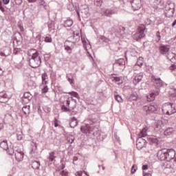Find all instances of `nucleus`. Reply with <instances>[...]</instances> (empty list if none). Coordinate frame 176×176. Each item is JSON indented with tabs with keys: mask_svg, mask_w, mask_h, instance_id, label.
<instances>
[{
	"mask_svg": "<svg viewBox=\"0 0 176 176\" xmlns=\"http://www.w3.org/2000/svg\"><path fill=\"white\" fill-rule=\"evenodd\" d=\"M44 41L47 43H52V42H53V39L50 36H46L44 39Z\"/></svg>",
	"mask_w": 176,
	"mask_h": 176,
	"instance_id": "obj_45",
	"label": "nucleus"
},
{
	"mask_svg": "<svg viewBox=\"0 0 176 176\" xmlns=\"http://www.w3.org/2000/svg\"><path fill=\"white\" fill-rule=\"evenodd\" d=\"M40 5L41 6H43L44 9H47V5H46V2L43 0H40Z\"/></svg>",
	"mask_w": 176,
	"mask_h": 176,
	"instance_id": "obj_49",
	"label": "nucleus"
},
{
	"mask_svg": "<svg viewBox=\"0 0 176 176\" xmlns=\"http://www.w3.org/2000/svg\"><path fill=\"white\" fill-rule=\"evenodd\" d=\"M73 39L75 41V42H79L80 41L79 32H74Z\"/></svg>",
	"mask_w": 176,
	"mask_h": 176,
	"instance_id": "obj_33",
	"label": "nucleus"
},
{
	"mask_svg": "<svg viewBox=\"0 0 176 176\" xmlns=\"http://www.w3.org/2000/svg\"><path fill=\"white\" fill-rule=\"evenodd\" d=\"M60 175L61 176H67L68 175V173H67L66 171L65 170H62L61 172H60Z\"/></svg>",
	"mask_w": 176,
	"mask_h": 176,
	"instance_id": "obj_54",
	"label": "nucleus"
},
{
	"mask_svg": "<svg viewBox=\"0 0 176 176\" xmlns=\"http://www.w3.org/2000/svg\"><path fill=\"white\" fill-rule=\"evenodd\" d=\"M47 79H49V76H47V74L44 73L42 74V82L43 85H46L47 83Z\"/></svg>",
	"mask_w": 176,
	"mask_h": 176,
	"instance_id": "obj_30",
	"label": "nucleus"
},
{
	"mask_svg": "<svg viewBox=\"0 0 176 176\" xmlns=\"http://www.w3.org/2000/svg\"><path fill=\"white\" fill-rule=\"evenodd\" d=\"M175 12V4L171 1H168L165 7V16L170 19L174 16V12Z\"/></svg>",
	"mask_w": 176,
	"mask_h": 176,
	"instance_id": "obj_5",
	"label": "nucleus"
},
{
	"mask_svg": "<svg viewBox=\"0 0 176 176\" xmlns=\"http://www.w3.org/2000/svg\"><path fill=\"white\" fill-rule=\"evenodd\" d=\"M93 123H94V121L90 120L89 124L82 126L80 128L82 133H84L85 134H87V133L91 134L93 133L94 131V126H93Z\"/></svg>",
	"mask_w": 176,
	"mask_h": 176,
	"instance_id": "obj_7",
	"label": "nucleus"
},
{
	"mask_svg": "<svg viewBox=\"0 0 176 176\" xmlns=\"http://www.w3.org/2000/svg\"><path fill=\"white\" fill-rule=\"evenodd\" d=\"M32 167L34 170H39V167H41V162L36 160L32 161Z\"/></svg>",
	"mask_w": 176,
	"mask_h": 176,
	"instance_id": "obj_21",
	"label": "nucleus"
},
{
	"mask_svg": "<svg viewBox=\"0 0 176 176\" xmlns=\"http://www.w3.org/2000/svg\"><path fill=\"white\" fill-rule=\"evenodd\" d=\"M145 30H146V28H145V25H142L140 28H139L138 33L136 36H138L136 38V41H140L141 38H144L145 36V34L144 33L145 32Z\"/></svg>",
	"mask_w": 176,
	"mask_h": 176,
	"instance_id": "obj_9",
	"label": "nucleus"
},
{
	"mask_svg": "<svg viewBox=\"0 0 176 176\" xmlns=\"http://www.w3.org/2000/svg\"><path fill=\"white\" fill-rule=\"evenodd\" d=\"M74 24V21L72 19H67L65 21V27H71Z\"/></svg>",
	"mask_w": 176,
	"mask_h": 176,
	"instance_id": "obj_35",
	"label": "nucleus"
},
{
	"mask_svg": "<svg viewBox=\"0 0 176 176\" xmlns=\"http://www.w3.org/2000/svg\"><path fill=\"white\" fill-rule=\"evenodd\" d=\"M83 173L85 174L84 176H89V175H87V173L86 171H78L76 174V176H82Z\"/></svg>",
	"mask_w": 176,
	"mask_h": 176,
	"instance_id": "obj_46",
	"label": "nucleus"
},
{
	"mask_svg": "<svg viewBox=\"0 0 176 176\" xmlns=\"http://www.w3.org/2000/svg\"><path fill=\"white\" fill-rule=\"evenodd\" d=\"M100 41H102V42H105V43H107V42L109 41L107 37L104 36H101L100 37Z\"/></svg>",
	"mask_w": 176,
	"mask_h": 176,
	"instance_id": "obj_50",
	"label": "nucleus"
},
{
	"mask_svg": "<svg viewBox=\"0 0 176 176\" xmlns=\"http://www.w3.org/2000/svg\"><path fill=\"white\" fill-rule=\"evenodd\" d=\"M142 78H144L142 73L138 74L133 79L134 85H138V83L142 80Z\"/></svg>",
	"mask_w": 176,
	"mask_h": 176,
	"instance_id": "obj_19",
	"label": "nucleus"
},
{
	"mask_svg": "<svg viewBox=\"0 0 176 176\" xmlns=\"http://www.w3.org/2000/svg\"><path fill=\"white\" fill-rule=\"evenodd\" d=\"M151 82H153L154 87L156 89L155 91V95L159 96L160 94V87H163L164 86V82L162 79L156 76H152L151 78Z\"/></svg>",
	"mask_w": 176,
	"mask_h": 176,
	"instance_id": "obj_4",
	"label": "nucleus"
},
{
	"mask_svg": "<svg viewBox=\"0 0 176 176\" xmlns=\"http://www.w3.org/2000/svg\"><path fill=\"white\" fill-rule=\"evenodd\" d=\"M21 52V50L20 48L15 47L14 49V54H19Z\"/></svg>",
	"mask_w": 176,
	"mask_h": 176,
	"instance_id": "obj_52",
	"label": "nucleus"
},
{
	"mask_svg": "<svg viewBox=\"0 0 176 176\" xmlns=\"http://www.w3.org/2000/svg\"><path fill=\"white\" fill-rule=\"evenodd\" d=\"M55 155H56V153H54V151L50 153V155L48 156V160H50V162H54V159L57 157Z\"/></svg>",
	"mask_w": 176,
	"mask_h": 176,
	"instance_id": "obj_31",
	"label": "nucleus"
},
{
	"mask_svg": "<svg viewBox=\"0 0 176 176\" xmlns=\"http://www.w3.org/2000/svg\"><path fill=\"white\" fill-rule=\"evenodd\" d=\"M157 157L161 162H166V168H175L176 159L175 151L174 149L167 150L166 148L158 151Z\"/></svg>",
	"mask_w": 176,
	"mask_h": 176,
	"instance_id": "obj_1",
	"label": "nucleus"
},
{
	"mask_svg": "<svg viewBox=\"0 0 176 176\" xmlns=\"http://www.w3.org/2000/svg\"><path fill=\"white\" fill-rule=\"evenodd\" d=\"M32 98V96L30 94V92H26L23 94V97L22 98L23 102H30Z\"/></svg>",
	"mask_w": 176,
	"mask_h": 176,
	"instance_id": "obj_16",
	"label": "nucleus"
},
{
	"mask_svg": "<svg viewBox=\"0 0 176 176\" xmlns=\"http://www.w3.org/2000/svg\"><path fill=\"white\" fill-rule=\"evenodd\" d=\"M115 98L118 102H123V99H122V96L120 95H116Z\"/></svg>",
	"mask_w": 176,
	"mask_h": 176,
	"instance_id": "obj_47",
	"label": "nucleus"
},
{
	"mask_svg": "<svg viewBox=\"0 0 176 176\" xmlns=\"http://www.w3.org/2000/svg\"><path fill=\"white\" fill-rule=\"evenodd\" d=\"M22 39L23 37L21 36V34L20 32L16 33L14 37V43H17V45H21Z\"/></svg>",
	"mask_w": 176,
	"mask_h": 176,
	"instance_id": "obj_15",
	"label": "nucleus"
},
{
	"mask_svg": "<svg viewBox=\"0 0 176 176\" xmlns=\"http://www.w3.org/2000/svg\"><path fill=\"white\" fill-rule=\"evenodd\" d=\"M29 65L32 68H38L42 64V59L38 50L31 49L28 52Z\"/></svg>",
	"mask_w": 176,
	"mask_h": 176,
	"instance_id": "obj_2",
	"label": "nucleus"
},
{
	"mask_svg": "<svg viewBox=\"0 0 176 176\" xmlns=\"http://www.w3.org/2000/svg\"><path fill=\"white\" fill-rule=\"evenodd\" d=\"M144 59L142 58V57H139V58L138 59L137 61V65H138V67H142L143 64H144Z\"/></svg>",
	"mask_w": 176,
	"mask_h": 176,
	"instance_id": "obj_37",
	"label": "nucleus"
},
{
	"mask_svg": "<svg viewBox=\"0 0 176 176\" xmlns=\"http://www.w3.org/2000/svg\"><path fill=\"white\" fill-rule=\"evenodd\" d=\"M69 108L71 109H75L76 108V100L74 99L72 97H69Z\"/></svg>",
	"mask_w": 176,
	"mask_h": 176,
	"instance_id": "obj_17",
	"label": "nucleus"
},
{
	"mask_svg": "<svg viewBox=\"0 0 176 176\" xmlns=\"http://www.w3.org/2000/svg\"><path fill=\"white\" fill-rule=\"evenodd\" d=\"M14 154V151H13V149L8 151V155H10L12 156Z\"/></svg>",
	"mask_w": 176,
	"mask_h": 176,
	"instance_id": "obj_59",
	"label": "nucleus"
},
{
	"mask_svg": "<svg viewBox=\"0 0 176 176\" xmlns=\"http://www.w3.org/2000/svg\"><path fill=\"white\" fill-rule=\"evenodd\" d=\"M67 142L69 144H74V141H75V137L72 135H69L67 138Z\"/></svg>",
	"mask_w": 176,
	"mask_h": 176,
	"instance_id": "obj_34",
	"label": "nucleus"
},
{
	"mask_svg": "<svg viewBox=\"0 0 176 176\" xmlns=\"http://www.w3.org/2000/svg\"><path fill=\"white\" fill-rule=\"evenodd\" d=\"M80 10L83 16H89V7L87 6H82Z\"/></svg>",
	"mask_w": 176,
	"mask_h": 176,
	"instance_id": "obj_20",
	"label": "nucleus"
},
{
	"mask_svg": "<svg viewBox=\"0 0 176 176\" xmlns=\"http://www.w3.org/2000/svg\"><path fill=\"white\" fill-rule=\"evenodd\" d=\"M14 1H15V3L19 6L21 5V3H23V0H14Z\"/></svg>",
	"mask_w": 176,
	"mask_h": 176,
	"instance_id": "obj_56",
	"label": "nucleus"
},
{
	"mask_svg": "<svg viewBox=\"0 0 176 176\" xmlns=\"http://www.w3.org/2000/svg\"><path fill=\"white\" fill-rule=\"evenodd\" d=\"M174 133V128L170 127L165 130L164 135H171Z\"/></svg>",
	"mask_w": 176,
	"mask_h": 176,
	"instance_id": "obj_29",
	"label": "nucleus"
},
{
	"mask_svg": "<svg viewBox=\"0 0 176 176\" xmlns=\"http://www.w3.org/2000/svg\"><path fill=\"white\" fill-rule=\"evenodd\" d=\"M142 170H148V165H146V164L143 165Z\"/></svg>",
	"mask_w": 176,
	"mask_h": 176,
	"instance_id": "obj_62",
	"label": "nucleus"
},
{
	"mask_svg": "<svg viewBox=\"0 0 176 176\" xmlns=\"http://www.w3.org/2000/svg\"><path fill=\"white\" fill-rule=\"evenodd\" d=\"M167 58L170 61H174L175 60V54L171 53L170 55L167 56Z\"/></svg>",
	"mask_w": 176,
	"mask_h": 176,
	"instance_id": "obj_39",
	"label": "nucleus"
},
{
	"mask_svg": "<svg viewBox=\"0 0 176 176\" xmlns=\"http://www.w3.org/2000/svg\"><path fill=\"white\" fill-rule=\"evenodd\" d=\"M0 10L3 12H5V8H3V7H2V1H0Z\"/></svg>",
	"mask_w": 176,
	"mask_h": 176,
	"instance_id": "obj_58",
	"label": "nucleus"
},
{
	"mask_svg": "<svg viewBox=\"0 0 176 176\" xmlns=\"http://www.w3.org/2000/svg\"><path fill=\"white\" fill-rule=\"evenodd\" d=\"M22 111L25 115H30V105H26L22 108Z\"/></svg>",
	"mask_w": 176,
	"mask_h": 176,
	"instance_id": "obj_32",
	"label": "nucleus"
},
{
	"mask_svg": "<svg viewBox=\"0 0 176 176\" xmlns=\"http://www.w3.org/2000/svg\"><path fill=\"white\" fill-rule=\"evenodd\" d=\"M0 148L3 149V151H8L9 149V146L8 145L7 141H3L0 144Z\"/></svg>",
	"mask_w": 176,
	"mask_h": 176,
	"instance_id": "obj_26",
	"label": "nucleus"
},
{
	"mask_svg": "<svg viewBox=\"0 0 176 176\" xmlns=\"http://www.w3.org/2000/svg\"><path fill=\"white\" fill-rule=\"evenodd\" d=\"M103 14L107 17H111L112 14H115V11L111 9H107L104 11Z\"/></svg>",
	"mask_w": 176,
	"mask_h": 176,
	"instance_id": "obj_22",
	"label": "nucleus"
},
{
	"mask_svg": "<svg viewBox=\"0 0 176 176\" xmlns=\"http://www.w3.org/2000/svg\"><path fill=\"white\" fill-rule=\"evenodd\" d=\"M148 133H146V128H143L139 134V138L136 141V146L138 149H142L144 146H146V140L144 139V137H146Z\"/></svg>",
	"mask_w": 176,
	"mask_h": 176,
	"instance_id": "obj_3",
	"label": "nucleus"
},
{
	"mask_svg": "<svg viewBox=\"0 0 176 176\" xmlns=\"http://www.w3.org/2000/svg\"><path fill=\"white\" fill-rule=\"evenodd\" d=\"M15 157L17 162H22L24 157V153L23 151H16L15 152Z\"/></svg>",
	"mask_w": 176,
	"mask_h": 176,
	"instance_id": "obj_18",
	"label": "nucleus"
},
{
	"mask_svg": "<svg viewBox=\"0 0 176 176\" xmlns=\"http://www.w3.org/2000/svg\"><path fill=\"white\" fill-rule=\"evenodd\" d=\"M159 50L161 54H168V52H170V45H161L159 47Z\"/></svg>",
	"mask_w": 176,
	"mask_h": 176,
	"instance_id": "obj_12",
	"label": "nucleus"
},
{
	"mask_svg": "<svg viewBox=\"0 0 176 176\" xmlns=\"http://www.w3.org/2000/svg\"><path fill=\"white\" fill-rule=\"evenodd\" d=\"M72 94H74V97H75L76 98H79V94H78L76 92L72 91Z\"/></svg>",
	"mask_w": 176,
	"mask_h": 176,
	"instance_id": "obj_57",
	"label": "nucleus"
},
{
	"mask_svg": "<svg viewBox=\"0 0 176 176\" xmlns=\"http://www.w3.org/2000/svg\"><path fill=\"white\" fill-rule=\"evenodd\" d=\"M71 42L69 41H66L65 42V49L68 52L69 54L72 53V48L69 46Z\"/></svg>",
	"mask_w": 176,
	"mask_h": 176,
	"instance_id": "obj_23",
	"label": "nucleus"
},
{
	"mask_svg": "<svg viewBox=\"0 0 176 176\" xmlns=\"http://www.w3.org/2000/svg\"><path fill=\"white\" fill-rule=\"evenodd\" d=\"M23 131H21V129H18L16 131V138L18 141H21V140H23Z\"/></svg>",
	"mask_w": 176,
	"mask_h": 176,
	"instance_id": "obj_28",
	"label": "nucleus"
},
{
	"mask_svg": "<svg viewBox=\"0 0 176 176\" xmlns=\"http://www.w3.org/2000/svg\"><path fill=\"white\" fill-rule=\"evenodd\" d=\"M135 165H133L132 168H131V174H134V173H135L136 169L134 168Z\"/></svg>",
	"mask_w": 176,
	"mask_h": 176,
	"instance_id": "obj_60",
	"label": "nucleus"
},
{
	"mask_svg": "<svg viewBox=\"0 0 176 176\" xmlns=\"http://www.w3.org/2000/svg\"><path fill=\"white\" fill-rule=\"evenodd\" d=\"M157 104L155 103H152L149 106L144 107V109H146V112H150L151 113H152V112H156V111H157Z\"/></svg>",
	"mask_w": 176,
	"mask_h": 176,
	"instance_id": "obj_11",
	"label": "nucleus"
},
{
	"mask_svg": "<svg viewBox=\"0 0 176 176\" xmlns=\"http://www.w3.org/2000/svg\"><path fill=\"white\" fill-rule=\"evenodd\" d=\"M162 129V124L160 122H158L155 123V130L158 131V130H160Z\"/></svg>",
	"mask_w": 176,
	"mask_h": 176,
	"instance_id": "obj_43",
	"label": "nucleus"
},
{
	"mask_svg": "<svg viewBox=\"0 0 176 176\" xmlns=\"http://www.w3.org/2000/svg\"><path fill=\"white\" fill-rule=\"evenodd\" d=\"M12 119H13V118L12 117L11 114H7L4 118V120L7 122H12Z\"/></svg>",
	"mask_w": 176,
	"mask_h": 176,
	"instance_id": "obj_40",
	"label": "nucleus"
},
{
	"mask_svg": "<svg viewBox=\"0 0 176 176\" xmlns=\"http://www.w3.org/2000/svg\"><path fill=\"white\" fill-rule=\"evenodd\" d=\"M131 6L133 10H139V9H141V1L140 0H133Z\"/></svg>",
	"mask_w": 176,
	"mask_h": 176,
	"instance_id": "obj_13",
	"label": "nucleus"
},
{
	"mask_svg": "<svg viewBox=\"0 0 176 176\" xmlns=\"http://www.w3.org/2000/svg\"><path fill=\"white\" fill-rule=\"evenodd\" d=\"M9 98H10L9 92H6L5 91L0 92V102L2 104H6V102L9 101Z\"/></svg>",
	"mask_w": 176,
	"mask_h": 176,
	"instance_id": "obj_8",
	"label": "nucleus"
},
{
	"mask_svg": "<svg viewBox=\"0 0 176 176\" xmlns=\"http://www.w3.org/2000/svg\"><path fill=\"white\" fill-rule=\"evenodd\" d=\"M54 127H58V120H57V118L54 119Z\"/></svg>",
	"mask_w": 176,
	"mask_h": 176,
	"instance_id": "obj_55",
	"label": "nucleus"
},
{
	"mask_svg": "<svg viewBox=\"0 0 176 176\" xmlns=\"http://www.w3.org/2000/svg\"><path fill=\"white\" fill-rule=\"evenodd\" d=\"M138 98V95L137 94H132L130 96V100H132V101H137Z\"/></svg>",
	"mask_w": 176,
	"mask_h": 176,
	"instance_id": "obj_38",
	"label": "nucleus"
},
{
	"mask_svg": "<svg viewBox=\"0 0 176 176\" xmlns=\"http://www.w3.org/2000/svg\"><path fill=\"white\" fill-rule=\"evenodd\" d=\"M41 91L43 94L47 93V91H49V88L47 87V85H44L41 89Z\"/></svg>",
	"mask_w": 176,
	"mask_h": 176,
	"instance_id": "obj_48",
	"label": "nucleus"
},
{
	"mask_svg": "<svg viewBox=\"0 0 176 176\" xmlns=\"http://www.w3.org/2000/svg\"><path fill=\"white\" fill-rule=\"evenodd\" d=\"M176 25V19L174 20V21L172 23V27H175Z\"/></svg>",
	"mask_w": 176,
	"mask_h": 176,
	"instance_id": "obj_64",
	"label": "nucleus"
},
{
	"mask_svg": "<svg viewBox=\"0 0 176 176\" xmlns=\"http://www.w3.org/2000/svg\"><path fill=\"white\" fill-rule=\"evenodd\" d=\"M143 174H144V176H152V174L148 173H144V172H143Z\"/></svg>",
	"mask_w": 176,
	"mask_h": 176,
	"instance_id": "obj_63",
	"label": "nucleus"
},
{
	"mask_svg": "<svg viewBox=\"0 0 176 176\" xmlns=\"http://www.w3.org/2000/svg\"><path fill=\"white\" fill-rule=\"evenodd\" d=\"M156 38L157 42H159L162 38V36H160V32L158 31L156 32Z\"/></svg>",
	"mask_w": 176,
	"mask_h": 176,
	"instance_id": "obj_51",
	"label": "nucleus"
},
{
	"mask_svg": "<svg viewBox=\"0 0 176 176\" xmlns=\"http://www.w3.org/2000/svg\"><path fill=\"white\" fill-rule=\"evenodd\" d=\"M62 104L61 109L63 112H69L71 111L69 108V98H67Z\"/></svg>",
	"mask_w": 176,
	"mask_h": 176,
	"instance_id": "obj_10",
	"label": "nucleus"
},
{
	"mask_svg": "<svg viewBox=\"0 0 176 176\" xmlns=\"http://www.w3.org/2000/svg\"><path fill=\"white\" fill-rule=\"evenodd\" d=\"M157 96L155 94V91L147 95L146 96V98H147V101L148 102H152V101H155V96Z\"/></svg>",
	"mask_w": 176,
	"mask_h": 176,
	"instance_id": "obj_25",
	"label": "nucleus"
},
{
	"mask_svg": "<svg viewBox=\"0 0 176 176\" xmlns=\"http://www.w3.org/2000/svg\"><path fill=\"white\" fill-rule=\"evenodd\" d=\"M170 69L173 71V75L176 76V63H173V65H171V66L170 67Z\"/></svg>",
	"mask_w": 176,
	"mask_h": 176,
	"instance_id": "obj_41",
	"label": "nucleus"
},
{
	"mask_svg": "<svg viewBox=\"0 0 176 176\" xmlns=\"http://www.w3.org/2000/svg\"><path fill=\"white\" fill-rule=\"evenodd\" d=\"M10 2V0H3V3L4 5H8Z\"/></svg>",
	"mask_w": 176,
	"mask_h": 176,
	"instance_id": "obj_61",
	"label": "nucleus"
},
{
	"mask_svg": "<svg viewBox=\"0 0 176 176\" xmlns=\"http://www.w3.org/2000/svg\"><path fill=\"white\" fill-rule=\"evenodd\" d=\"M10 53H12V50L9 47H6L3 51L0 52V56L8 57V56H10Z\"/></svg>",
	"mask_w": 176,
	"mask_h": 176,
	"instance_id": "obj_14",
	"label": "nucleus"
},
{
	"mask_svg": "<svg viewBox=\"0 0 176 176\" xmlns=\"http://www.w3.org/2000/svg\"><path fill=\"white\" fill-rule=\"evenodd\" d=\"M162 111L165 115H173L176 113V108L173 103H166L162 106Z\"/></svg>",
	"mask_w": 176,
	"mask_h": 176,
	"instance_id": "obj_6",
	"label": "nucleus"
},
{
	"mask_svg": "<svg viewBox=\"0 0 176 176\" xmlns=\"http://www.w3.org/2000/svg\"><path fill=\"white\" fill-rule=\"evenodd\" d=\"M111 79L113 82L117 85H122V83H123V80H122L120 77H112Z\"/></svg>",
	"mask_w": 176,
	"mask_h": 176,
	"instance_id": "obj_27",
	"label": "nucleus"
},
{
	"mask_svg": "<svg viewBox=\"0 0 176 176\" xmlns=\"http://www.w3.org/2000/svg\"><path fill=\"white\" fill-rule=\"evenodd\" d=\"M94 3L96 6H101L102 5V0H94Z\"/></svg>",
	"mask_w": 176,
	"mask_h": 176,
	"instance_id": "obj_44",
	"label": "nucleus"
},
{
	"mask_svg": "<svg viewBox=\"0 0 176 176\" xmlns=\"http://www.w3.org/2000/svg\"><path fill=\"white\" fill-rule=\"evenodd\" d=\"M69 126L70 127H72V129H74V127H76L78 126V120H76V118H75V117H73L72 118Z\"/></svg>",
	"mask_w": 176,
	"mask_h": 176,
	"instance_id": "obj_24",
	"label": "nucleus"
},
{
	"mask_svg": "<svg viewBox=\"0 0 176 176\" xmlns=\"http://www.w3.org/2000/svg\"><path fill=\"white\" fill-rule=\"evenodd\" d=\"M67 80L69 82L70 85H72L74 83V78H69L68 76H67Z\"/></svg>",
	"mask_w": 176,
	"mask_h": 176,
	"instance_id": "obj_53",
	"label": "nucleus"
},
{
	"mask_svg": "<svg viewBox=\"0 0 176 176\" xmlns=\"http://www.w3.org/2000/svg\"><path fill=\"white\" fill-rule=\"evenodd\" d=\"M170 96L171 97H176V89L175 88L170 89Z\"/></svg>",
	"mask_w": 176,
	"mask_h": 176,
	"instance_id": "obj_42",
	"label": "nucleus"
},
{
	"mask_svg": "<svg viewBox=\"0 0 176 176\" xmlns=\"http://www.w3.org/2000/svg\"><path fill=\"white\" fill-rule=\"evenodd\" d=\"M125 64H126V62L124 61V59L120 58L117 60L116 65H124Z\"/></svg>",
	"mask_w": 176,
	"mask_h": 176,
	"instance_id": "obj_36",
	"label": "nucleus"
}]
</instances>
